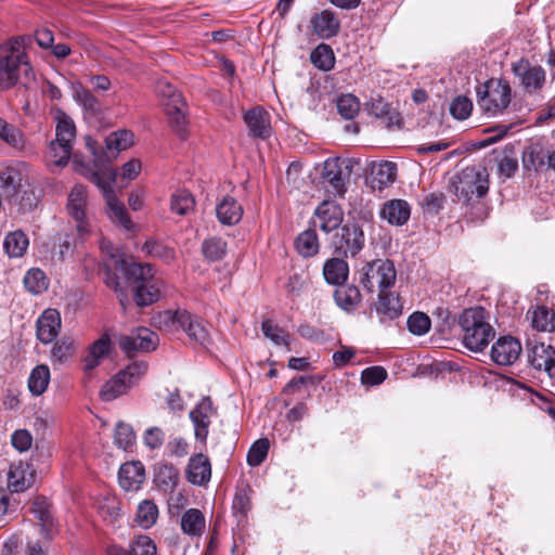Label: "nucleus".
<instances>
[{
    "mask_svg": "<svg viewBox=\"0 0 555 555\" xmlns=\"http://www.w3.org/2000/svg\"><path fill=\"white\" fill-rule=\"evenodd\" d=\"M73 165L75 171L94 183L102 191L109 209V218L124 229L130 230L133 227L132 221L125 205L116 197L113 190V184L117 178L116 171L111 167H99L93 170L88 165L79 162L76 156H74Z\"/></svg>",
    "mask_w": 555,
    "mask_h": 555,
    "instance_id": "nucleus-1",
    "label": "nucleus"
},
{
    "mask_svg": "<svg viewBox=\"0 0 555 555\" xmlns=\"http://www.w3.org/2000/svg\"><path fill=\"white\" fill-rule=\"evenodd\" d=\"M122 270L138 306H150L160 298L164 282L155 275L151 264L122 261Z\"/></svg>",
    "mask_w": 555,
    "mask_h": 555,
    "instance_id": "nucleus-2",
    "label": "nucleus"
},
{
    "mask_svg": "<svg viewBox=\"0 0 555 555\" xmlns=\"http://www.w3.org/2000/svg\"><path fill=\"white\" fill-rule=\"evenodd\" d=\"M460 325L465 347L475 352L482 351L495 335L481 307L466 309L460 317Z\"/></svg>",
    "mask_w": 555,
    "mask_h": 555,
    "instance_id": "nucleus-3",
    "label": "nucleus"
},
{
    "mask_svg": "<svg viewBox=\"0 0 555 555\" xmlns=\"http://www.w3.org/2000/svg\"><path fill=\"white\" fill-rule=\"evenodd\" d=\"M21 74L27 81L34 79V70L27 55L11 42L0 48V91L13 88Z\"/></svg>",
    "mask_w": 555,
    "mask_h": 555,
    "instance_id": "nucleus-4",
    "label": "nucleus"
},
{
    "mask_svg": "<svg viewBox=\"0 0 555 555\" xmlns=\"http://www.w3.org/2000/svg\"><path fill=\"white\" fill-rule=\"evenodd\" d=\"M453 192L460 202L470 204L483 197L489 190V175L486 168L466 167L452 183Z\"/></svg>",
    "mask_w": 555,
    "mask_h": 555,
    "instance_id": "nucleus-5",
    "label": "nucleus"
},
{
    "mask_svg": "<svg viewBox=\"0 0 555 555\" xmlns=\"http://www.w3.org/2000/svg\"><path fill=\"white\" fill-rule=\"evenodd\" d=\"M359 283L369 292H382L391 287L397 279L395 264L389 259H375L366 262L358 272Z\"/></svg>",
    "mask_w": 555,
    "mask_h": 555,
    "instance_id": "nucleus-6",
    "label": "nucleus"
},
{
    "mask_svg": "<svg viewBox=\"0 0 555 555\" xmlns=\"http://www.w3.org/2000/svg\"><path fill=\"white\" fill-rule=\"evenodd\" d=\"M157 92L163 98L165 112L169 117L170 126L173 131L181 138L186 137V103L181 93L166 81H158Z\"/></svg>",
    "mask_w": 555,
    "mask_h": 555,
    "instance_id": "nucleus-7",
    "label": "nucleus"
},
{
    "mask_svg": "<svg viewBox=\"0 0 555 555\" xmlns=\"http://www.w3.org/2000/svg\"><path fill=\"white\" fill-rule=\"evenodd\" d=\"M477 104L488 116L502 113L511 102V87L506 81L489 80L477 90Z\"/></svg>",
    "mask_w": 555,
    "mask_h": 555,
    "instance_id": "nucleus-8",
    "label": "nucleus"
},
{
    "mask_svg": "<svg viewBox=\"0 0 555 555\" xmlns=\"http://www.w3.org/2000/svg\"><path fill=\"white\" fill-rule=\"evenodd\" d=\"M352 162L350 159L328 158L323 164L322 179L330 191L343 196L350 180Z\"/></svg>",
    "mask_w": 555,
    "mask_h": 555,
    "instance_id": "nucleus-9",
    "label": "nucleus"
},
{
    "mask_svg": "<svg viewBox=\"0 0 555 555\" xmlns=\"http://www.w3.org/2000/svg\"><path fill=\"white\" fill-rule=\"evenodd\" d=\"M88 193L87 188L76 184L68 194L67 211L76 221L77 233L80 238L91 233V225L87 219Z\"/></svg>",
    "mask_w": 555,
    "mask_h": 555,
    "instance_id": "nucleus-10",
    "label": "nucleus"
},
{
    "mask_svg": "<svg viewBox=\"0 0 555 555\" xmlns=\"http://www.w3.org/2000/svg\"><path fill=\"white\" fill-rule=\"evenodd\" d=\"M164 318L181 327L194 343L204 347L209 343V332L201 318L185 310L166 312Z\"/></svg>",
    "mask_w": 555,
    "mask_h": 555,
    "instance_id": "nucleus-11",
    "label": "nucleus"
},
{
    "mask_svg": "<svg viewBox=\"0 0 555 555\" xmlns=\"http://www.w3.org/2000/svg\"><path fill=\"white\" fill-rule=\"evenodd\" d=\"M157 343V334L146 327H139L130 335H121L118 339L120 348L128 357H132L137 351H152Z\"/></svg>",
    "mask_w": 555,
    "mask_h": 555,
    "instance_id": "nucleus-12",
    "label": "nucleus"
},
{
    "mask_svg": "<svg viewBox=\"0 0 555 555\" xmlns=\"http://www.w3.org/2000/svg\"><path fill=\"white\" fill-rule=\"evenodd\" d=\"M364 233L356 223H347L340 229L334 241L335 248L345 256L354 257L364 246Z\"/></svg>",
    "mask_w": 555,
    "mask_h": 555,
    "instance_id": "nucleus-13",
    "label": "nucleus"
},
{
    "mask_svg": "<svg viewBox=\"0 0 555 555\" xmlns=\"http://www.w3.org/2000/svg\"><path fill=\"white\" fill-rule=\"evenodd\" d=\"M528 362L538 371L546 372L550 377H555V348L544 343L528 345Z\"/></svg>",
    "mask_w": 555,
    "mask_h": 555,
    "instance_id": "nucleus-14",
    "label": "nucleus"
},
{
    "mask_svg": "<svg viewBox=\"0 0 555 555\" xmlns=\"http://www.w3.org/2000/svg\"><path fill=\"white\" fill-rule=\"evenodd\" d=\"M513 72L528 92L540 90L545 83V70L541 66L531 65L527 60L514 63Z\"/></svg>",
    "mask_w": 555,
    "mask_h": 555,
    "instance_id": "nucleus-15",
    "label": "nucleus"
},
{
    "mask_svg": "<svg viewBox=\"0 0 555 555\" xmlns=\"http://www.w3.org/2000/svg\"><path fill=\"white\" fill-rule=\"evenodd\" d=\"M520 353L521 345L512 336L500 337L491 349V358L499 365H512Z\"/></svg>",
    "mask_w": 555,
    "mask_h": 555,
    "instance_id": "nucleus-16",
    "label": "nucleus"
},
{
    "mask_svg": "<svg viewBox=\"0 0 555 555\" xmlns=\"http://www.w3.org/2000/svg\"><path fill=\"white\" fill-rule=\"evenodd\" d=\"M243 119L248 128L249 135L267 139L271 135L270 114L260 106H255L244 113Z\"/></svg>",
    "mask_w": 555,
    "mask_h": 555,
    "instance_id": "nucleus-17",
    "label": "nucleus"
},
{
    "mask_svg": "<svg viewBox=\"0 0 555 555\" xmlns=\"http://www.w3.org/2000/svg\"><path fill=\"white\" fill-rule=\"evenodd\" d=\"M318 225L325 233L337 229L344 218V214L339 205L331 201H324L315 210Z\"/></svg>",
    "mask_w": 555,
    "mask_h": 555,
    "instance_id": "nucleus-18",
    "label": "nucleus"
},
{
    "mask_svg": "<svg viewBox=\"0 0 555 555\" xmlns=\"http://www.w3.org/2000/svg\"><path fill=\"white\" fill-rule=\"evenodd\" d=\"M26 167L25 163H20L16 166H9L0 170V193L8 201L14 197L21 188L22 175Z\"/></svg>",
    "mask_w": 555,
    "mask_h": 555,
    "instance_id": "nucleus-19",
    "label": "nucleus"
},
{
    "mask_svg": "<svg viewBox=\"0 0 555 555\" xmlns=\"http://www.w3.org/2000/svg\"><path fill=\"white\" fill-rule=\"evenodd\" d=\"M34 482V474L29 464L24 462L13 463L8 473V488L11 492H23Z\"/></svg>",
    "mask_w": 555,
    "mask_h": 555,
    "instance_id": "nucleus-20",
    "label": "nucleus"
},
{
    "mask_svg": "<svg viewBox=\"0 0 555 555\" xmlns=\"http://www.w3.org/2000/svg\"><path fill=\"white\" fill-rule=\"evenodd\" d=\"M61 328V315L55 309H47L37 321V337L43 344L51 343Z\"/></svg>",
    "mask_w": 555,
    "mask_h": 555,
    "instance_id": "nucleus-21",
    "label": "nucleus"
},
{
    "mask_svg": "<svg viewBox=\"0 0 555 555\" xmlns=\"http://www.w3.org/2000/svg\"><path fill=\"white\" fill-rule=\"evenodd\" d=\"M145 479V470L140 462H129L120 466L119 485L126 491H137Z\"/></svg>",
    "mask_w": 555,
    "mask_h": 555,
    "instance_id": "nucleus-22",
    "label": "nucleus"
},
{
    "mask_svg": "<svg viewBox=\"0 0 555 555\" xmlns=\"http://www.w3.org/2000/svg\"><path fill=\"white\" fill-rule=\"evenodd\" d=\"M188 480L197 486H203L210 480L211 465L209 459L203 453L192 456L186 469Z\"/></svg>",
    "mask_w": 555,
    "mask_h": 555,
    "instance_id": "nucleus-23",
    "label": "nucleus"
},
{
    "mask_svg": "<svg viewBox=\"0 0 555 555\" xmlns=\"http://www.w3.org/2000/svg\"><path fill=\"white\" fill-rule=\"evenodd\" d=\"M73 145L64 142L51 141L48 147L46 162L52 172L63 169L72 155Z\"/></svg>",
    "mask_w": 555,
    "mask_h": 555,
    "instance_id": "nucleus-24",
    "label": "nucleus"
},
{
    "mask_svg": "<svg viewBox=\"0 0 555 555\" xmlns=\"http://www.w3.org/2000/svg\"><path fill=\"white\" fill-rule=\"evenodd\" d=\"M397 175L396 164L391 162H382L379 164H374L371 169V175L369 177L370 186L373 190H383L390 185Z\"/></svg>",
    "mask_w": 555,
    "mask_h": 555,
    "instance_id": "nucleus-25",
    "label": "nucleus"
},
{
    "mask_svg": "<svg viewBox=\"0 0 555 555\" xmlns=\"http://www.w3.org/2000/svg\"><path fill=\"white\" fill-rule=\"evenodd\" d=\"M311 25L315 35L321 39L334 37L339 29V21L331 11H322L311 20Z\"/></svg>",
    "mask_w": 555,
    "mask_h": 555,
    "instance_id": "nucleus-26",
    "label": "nucleus"
},
{
    "mask_svg": "<svg viewBox=\"0 0 555 555\" xmlns=\"http://www.w3.org/2000/svg\"><path fill=\"white\" fill-rule=\"evenodd\" d=\"M410 215V205L403 199H392L387 202L380 211L382 218L395 225L404 224L409 220Z\"/></svg>",
    "mask_w": 555,
    "mask_h": 555,
    "instance_id": "nucleus-27",
    "label": "nucleus"
},
{
    "mask_svg": "<svg viewBox=\"0 0 555 555\" xmlns=\"http://www.w3.org/2000/svg\"><path fill=\"white\" fill-rule=\"evenodd\" d=\"M181 530L189 537H201L206 528L204 514L197 508L185 511L181 517Z\"/></svg>",
    "mask_w": 555,
    "mask_h": 555,
    "instance_id": "nucleus-28",
    "label": "nucleus"
},
{
    "mask_svg": "<svg viewBox=\"0 0 555 555\" xmlns=\"http://www.w3.org/2000/svg\"><path fill=\"white\" fill-rule=\"evenodd\" d=\"M216 214L222 224L237 223L243 215L242 206L231 196H225L216 207Z\"/></svg>",
    "mask_w": 555,
    "mask_h": 555,
    "instance_id": "nucleus-29",
    "label": "nucleus"
},
{
    "mask_svg": "<svg viewBox=\"0 0 555 555\" xmlns=\"http://www.w3.org/2000/svg\"><path fill=\"white\" fill-rule=\"evenodd\" d=\"M550 152L540 144L529 145L522 153V164L528 170L539 171L547 168Z\"/></svg>",
    "mask_w": 555,
    "mask_h": 555,
    "instance_id": "nucleus-30",
    "label": "nucleus"
},
{
    "mask_svg": "<svg viewBox=\"0 0 555 555\" xmlns=\"http://www.w3.org/2000/svg\"><path fill=\"white\" fill-rule=\"evenodd\" d=\"M376 311L387 320L398 318L402 312V306L399 297L387 289L379 292Z\"/></svg>",
    "mask_w": 555,
    "mask_h": 555,
    "instance_id": "nucleus-31",
    "label": "nucleus"
},
{
    "mask_svg": "<svg viewBox=\"0 0 555 555\" xmlns=\"http://www.w3.org/2000/svg\"><path fill=\"white\" fill-rule=\"evenodd\" d=\"M349 273L348 263L340 258L328 259L323 267L325 281L332 285H341L346 282Z\"/></svg>",
    "mask_w": 555,
    "mask_h": 555,
    "instance_id": "nucleus-32",
    "label": "nucleus"
},
{
    "mask_svg": "<svg viewBox=\"0 0 555 555\" xmlns=\"http://www.w3.org/2000/svg\"><path fill=\"white\" fill-rule=\"evenodd\" d=\"M157 548L154 541L147 535H140L131 544L130 551L122 547L112 546L109 555H156Z\"/></svg>",
    "mask_w": 555,
    "mask_h": 555,
    "instance_id": "nucleus-33",
    "label": "nucleus"
},
{
    "mask_svg": "<svg viewBox=\"0 0 555 555\" xmlns=\"http://www.w3.org/2000/svg\"><path fill=\"white\" fill-rule=\"evenodd\" d=\"M55 141L73 145L76 137V126L73 119L63 111L59 109L55 114Z\"/></svg>",
    "mask_w": 555,
    "mask_h": 555,
    "instance_id": "nucleus-34",
    "label": "nucleus"
},
{
    "mask_svg": "<svg viewBox=\"0 0 555 555\" xmlns=\"http://www.w3.org/2000/svg\"><path fill=\"white\" fill-rule=\"evenodd\" d=\"M334 298L338 307L345 311L354 310L362 300L359 288L354 285L340 287L334 292Z\"/></svg>",
    "mask_w": 555,
    "mask_h": 555,
    "instance_id": "nucleus-35",
    "label": "nucleus"
},
{
    "mask_svg": "<svg viewBox=\"0 0 555 555\" xmlns=\"http://www.w3.org/2000/svg\"><path fill=\"white\" fill-rule=\"evenodd\" d=\"M50 379V369L47 364L35 366L28 377V389L31 395L41 396L47 390Z\"/></svg>",
    "mask_w": 555,
    "mask_h": 555,
    "instance_id": "nucleus-36",
    "label": "nucleus"
},
{
    "mask_svg": "<svg viewBox=\"0 0 555 555\" xmlns=\"http://www.w3.org/2000/svg\"><path fill=\"white\" fill-rule=\"evenodd\" d=\"M31 509L40 522L41 533L46 538H50V532L53 528V518L50 512V503L46 498L38 496L34 500Z\"/></svg>",
    "mask_w": 555,
    "mask_h": 555,
    "instance_id": "nucleus-37",
    "label": "nucleus"
},
{
    "mask_svg": "<svg viewBox=\"0 0 555 555\" xmlns=\"http://www.w3.org/2000/svg\"><path fill=\"white\" fill-rule=\"evenodd\" d=\"M179 473L171 464L159 463L155 467V482L164 491H171L177 485Z\"/></svg>",
    "mask_w": 555,
    "mask_h": 555,
    "instance_id": "nucleus-38",
    "label": "nucleus"
},
{
    "mask_svg": "<svg viewBox=\"0 0 555 555\" xmlns=\"http://www.w3.org/2000/svg\"><path fill=\"white\" fill-rule=\"evenodd\" d=\"M295 247L302 257H312L319 251V240L314 229H308L301 232L296 241Z\"/></svg>",
    "mask_w": 555,
    "mask_h": 555,
    "instance_id": "nucleus-39",
    "label": "nucleus"
},
{
    "mask_svg": "<svg viewBox=\"0 0 555 555\" xmlns=\"http://www.w3.org/2000/svg\"><path fill=\"white\" fill-rule=\"evenodd\" d=\"M111 344L107 337H101L92 344L89 349L88 356L85 358V370L92 371L109 351Z\"/></svg>",
    "mask_w": 555,
    "mask_h": 555,
    "instance_id": "nucleus-40",
    "label": "nucleus"
},
{
    "mask_svg": "<svg viewBox=\"0 0 555 555\" xmlns=\"http://www.w3.org/2000/svg\"><path fill=\"white\" fill-rule=\"evenodd\" d=\"M28 238L22 231H14L7 235L3 247L10 257H22L28 247Z\"/></svg>",
    "mask_w": 555,
    "mask_h": 555,
    "instance_id": "nucleus-41",
    "label": "nucleus"
},
{
    "mask_svg": "<svg viewBox=\"0 0 555 555\" xmlns=\"http://www.w3.org/2000/svg\"><path fill=\"white\" fill-rule=\"evenodd\" d=\"M532 326L540 332L555 331V313L544 306L537 307L531 317Z\"/></svg>",
    "mask_w": 555,
    "mask_h": 555,
    "instance_id": "nucleus-42",
    "label": "nucleus"
},
{
    "mask_svg": "<svg viewBox=\"0 0 555 555\" xmlns=\"http://www.w3.org/2000/svg\"><path fill=\"white\" fill-rule=\"evenodd\" d=\"M312 64L324 72L331 70L335 64V56L330 46L325 43L319 44L310 55Z\"/></svg>",
    "mask_w": 555,
    "mask_h": 555,
    "instance_id": "nucleus-43",
    "label": "nucleus"
},
{
    "mask_svg": "<svg viewBox=\"0 0 555 555\" xmlns=\"http://www.w3.org/2000/svg\"><path fill=\"white\" fill-rule=\"evenodd\" d=\"M10 204L16 206L20 211L26 212L35 209L39 203V194L35 188H28L15 193L14 197L10 201Z\"/></svg>",
    "mask_w": 555,
    "mask_h": 555,
    "instance_id": "nucleus-44",
    "label": "nucleus"
},
{
    "mask_svg": "<svg viewBox=\"0 0 555 555\" xmlns=\"http://www.w3.org/2000/svg\"><path fill=\"white\" fill-rule=\"evenodd\" d=\"M202 253L208 261H219L227 254V243L221 237H209L202 243Z\"/></svg>",
    "mask_w": 555,
    "mask_h": 555,
    "instance_id": "nucleus-45",
    "label": "nucleus"
},
{
    "mask_svg": "<svg viewBox=\"0 0 555 555\" xmlns=\"http://www.w3.org/2000/svg\"><path fill=\"white\" fill-rule=\"evenodd\" d=\"M75 351V341L69 337H62L52 347L51 360L53 363H65L74 356Z\"/></svg>",
    "mask_w": 555,
    "mask_h": 555,
    "instance_id": "nucleus-46",
    "label": "nucleus"
},
{
    "mask_svg": "<svg viewBox=\"0 0 555 555\" xmlns=\"http://www.w3.org/2000/svg\"><path fill=\"white\" fill-rule=\"evenodd\" d=\"M129 388L130 386L124 379V374L118 373L102 387L100 395L104 401H112L124 395Z\"/></svg>",
    "mask_w": 555,
    "mask_h": 555,
    "instance_id": "nucleus-47",
    "label": "nucleus"
},
{
    "mask_svg": "<svg viewBox=\"0 0 555 555\" xmlns=\"http://www.w3.org/2000/svg\"><path fill=\"white\" fill-rule=\"evenodd\" d=\"M133 143V133L128 130H118L108 134L105 139L107 151L118 153L130 147Z\"/></svg>",
    "mask_w": 555,
    "mask_h": 555,
    "instance_id": "nucleus-48",
    "label": "nucleus"
},
{
    "mask_svg": "<svg viewBox=\"0 0 555 555\" xmlns=\"http://www.w3.org/2000/svg\"><path fill=\"white\" fill-rule=\"evenodd\" d=\"M0 138L16 150L25 149L26 140L23 133L2 118H0Z\"/></svg>",
    "mask_w": 555,
    "mask_h": 555,
    "instance_id": "nucleus-49",
    "label": "nucleus"
},
{
    "mask_svg": "<svg viewBox=\"0 0 555 555\" xmlns=\"http://www.w3.org/2000/svg\"><path fill=\"white\" fill-rule=\"evenodd\" d=\"M158 517L157 506L150 500L141 502L138 506L135 521L144 529L151 528Z\"/></svg>",
    "mask_w": 555,
    "mask_h": 555,
    "instance_id": "nucleus-50",
    "label": "nucleus"
},
{
    "mask_svg": "<svg viewBox=\"0 0 555 555\" xmlns=\"http://www.w3.org/2000/svg\"><path fill=\"white\" fill-rule=\"evenodd\" d=\"M195 201L186 190H179L171 196L170 209L172 212L184 216L193 210Z\"/></svg>",
    "mask_w": 555,
    "mask_h": 555,
    "instance_id": "nucleus-51",
    "label": "nucleus"
},
{
    "mask_svg": "<svg viewBox=\"0 0 555 555\" xmlns=\"http://www.w3.org/2000/svg\"><path fill=\"white\" fill-rule=\"evenodd\" d=\"M24 285L28 292L37 295L48 288V279L42 270L33 268L24 276Z\"/></svg>",
    "mask_w": 555,
    "mask_h": 555,
    "instance_id": "nucleus-52",
    "label": "nucleus"
},
{
    "mask_svg": "<svg viewBox=\"0 0 555 555\" xmlns=\"http://www.w3.org/2000/svg\"><path fill=\"white\" fill-rule=\"evenodd\" d=\"M360 109L359 100L352 94H343L337 99V111L345 119L354 118Z\"/></svg>",
    "mask_w": 555,
    "mask_h": 555,
    "instance_id": "nucleus-53",
    "label": "nucleus"
},
{
    "mask_svg": "<svg viewBox=\"0 0 555 555\" xmlns=\"http://www.w3.org/2000/svg\"><path fill=\"white\" fill-rule=\"evenodd\" d=\"M142 250L145 254L166 262H170L175 258V251L172 248L167 247L154 240L146 241L142 247Z\"/></svg>",
    "mask_w": 555,
    "mask_h": 555,
    "instance_id": "nucleus-54",
    "label": "nucleus"
},
{
    "mask_svg": "<svg viewBox=\"0 0 555 555\" xmlns=\"http://www.w3.org/2000/svg\"><path fill=\"white\" fill-rule=\"evenodd\" d=\"M269 447L270 443L267 438H261L254 442L247 453L248 465L253 467L259 466L266 460Z\"/></svg>",
    "mask_w": 555,
    "mask_h": 555,
    "instance_id": "nucleus-55",
    "label": "nucleus"
},
{
    "mask_svg": "<svg viewBox=\"0 0 555 555\" xmlns=\"http://www.w3.org/2000/svg\"><path fill=\"white\" fill-rule=\"evenodd\" d=\"M115 443L118 448L127 450L135 440V435L130 425L119 422L115 428Z\"/></svg>",
    "mask_w": 555,
    "mask_h": 555,
    "instance_id": "nucleus-56",
    "label": "nucleus"
},
{
    "mask_svg": "<svg viewBox=\"0 0 555 555\" xmlns=\"http://www.w3.org/2000/svg\"><path fill=\"white\" fill-rule=\"evenodd\" d=\"M408 328L414 335H424L430 330V319L423 312H414L408 319Z\"/></svg>",
    "mask_w": 555,
    "mask_h": 555,
    "instance_id": "nucleus-57",
    "label": "nucleus"
},
{
    "mask_svg": "<svg viewBox=\"0 0 555 555\" xmlns=\"http://www.w3.org/2000/svg\"><path fill=\"white\" fill-rule=\"evenodd\" d=\"M146 371L147 364L144 361H135L130 363L125 370L120 371L119 374H124V379L130 387H132L146 373Z\"/></svg>",
    "mask_w": 555,
    "mask_h": 555,
    "instance_id": "nucleus-58",
    "label": "nucleus"
},
{
    "mask_svg": "<svg viewBox=\"0 0 555 555\" xmlns=\"http://www.w3.org/2000/svg\"><path fill=\"white\" fill-rule=\"evenodd\" d=\"M472 111L473 103L466 96H457L451 102L450 113L454 118L459 120H464L469 117Z\"/></svg>",
    "mask_w": 555,
    "mask_h": 555,
    "instance_id": "nucleus-59",
    "label": "nucleus"
},
{
    "mask_svg": "<svg viewBox=\"0 0 555 555\" xmlns=\"http://www.w3.org/2000/svg\"><path fill=\"white\" fill-rule=\"evenodd\" d=\"M387 378V371L383 366H370L362 371L361 382L363 385L377 386Z\"/></svg>",
    "mask_w": 555,
    "mask_h": 555,
    "instance_id": "nucleus-60",
    "label": "nucleus"
},
{
    "mask_svg": "<svg viewBox=\"0 0 555 555\" xmlns=\"http://www.w3.org/2000/svg\"><path fill=\"white\" fill-rule=\"evenodd\" d=\"M263 335L271 339L275 345H286L287 335L285 332L275 325L271 320H264L261 324Z\"/></svg>",
    "mask_w": 555,
    "mask_h": 555,
    "instance_id": "nucleus-61",
    "label": "nucleus"
},
{
    "mask_svg": "<svg viewBox=\"0 0 555 555\" xmlns=\"http://www.w3.org/2000/svg\"><path fill=\"white\" fill-rule=\"evenodd\" d=\"M164 441L165 433L160 427L153 426L144 431L143 442L149 449H159L164 444Z\"/></svg>",
    "mask_w": 555,
    "mask_h": 555,
    "instance_id": "nucleus-62",
    "label": "nucleus"
},
{
    "mask_svg": "<svg viewBox=\"0 0 555 555\" xmlns=\"http://www.w3.org/2000/svg\"><path fill=\"white\" fill-rule=\"evenodd\" d=\"M195 429V438L199 441H206L208 436V427L210 425V416L206 414L194 415L190 413Z\"/></svg>",
    "mask_w": 555,
    "mask_h": 555,
    "instance_id": "nucleus-63",
    "label": "nucleus"
},
{
    "mask_svg": "<svg viewBox=\"0 0 555 555\" xmlns=\"http://www.w3.org/2000/svg\"><path fill=\"white\" fill-rule=\"evenodd\" d=\"M74 98L77 102L83 105L88 109H94L98 102L93 94L86 89L81 83H75L73 86Z\"/></svg>",
    "mask_w": 555,
    "mask_h": 555,
    "instance_id": "nucleus-64",
    "label": "nucleus"
}]
</instances>
